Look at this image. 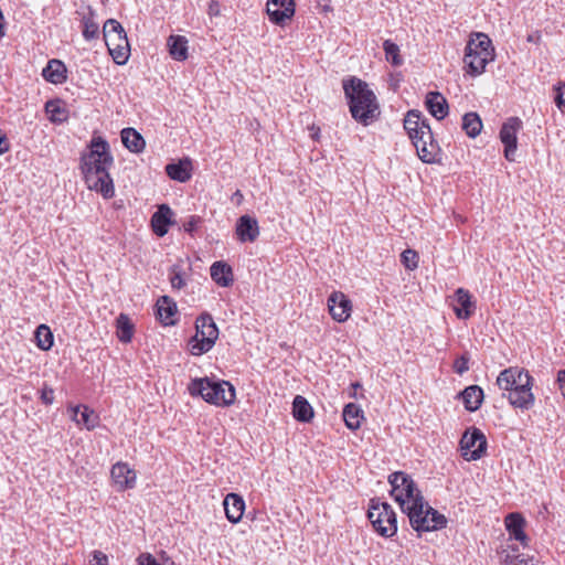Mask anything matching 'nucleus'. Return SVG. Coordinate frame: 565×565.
<instances>
[{"label": "nucleus", "instance_id": "33", "mask_svg": "<svg viewBox=\"0 0 565 565\" xmlns=\"http://www.w3.org/2000/svg\"><path fill=\"white\" fill-rule=\"evenodd\" d=\"M87 13H83L82 24H83V36L86 41H92L98 36L99 26L95 22V11L88 6L86 8Z\"/></svg>", "mask_w": 565, "mask_h": 565}, {"label": "nucleus", "instance_id": "21", "mask_svg": "<svg viewBox=\"0 0 565 565\" xmlns=\"http://www.w3.org/2000/svg\"><path fill=\"white\" fill-rule=\"evenodd\" d=\"M525 520L520 513H510L505 518V526L512 539L521 542L524 546L527 542V536L524 532Z\"/></svg>", "mask_w": 565, "mask_h": 565}, {"label": "nucleus", "instance_id": "23", "mask_svg": "<svg viewBox=\"0 0 565 565\" xmlns=\"http://www.w3.org/2000/svg\"><path fill=\"white\" fill-rule=\"evenodd\" d=\"M73 420L86 427L88 430H93L99 423L98 415L86 405H77L72 408Z\"/></svg>", "mask_w": 565, "mask_h": 565}, {"label": "nucleus", "instance_id": "19", "mask_svg": "<svg viewBox=\"0 0 565 565\" xmlns=\"http://www.w3.org/2000/svg\"><path fill=\"white\" fill-rule=\"evenodd\" d=\"M425 106L433 117L443 120L449 111L447 99L437 90L428 92L425 97Z\"/></svg>", "mask_w": 565, "mask_h": 565}, {"label": "nucleus", "instance_id": "14", "mask_svg": "<svg viewBox=\"0 0 565 565\" xmlns=\"http://www.w3.org/2000/svg\"><path fill=\"white\" fill-rule=\"evenodd\" d=\"M104 40L114 62L118 65L125 64L129 57L130 49L127 34H106Z\"/></svg>", "mask_w": 565, "mask_h": 565}, {"label": "nucleus", "instance_id": "50", "mask_svg": "<svg viewBox=\"0 0 565 565\" xmlns=\"http://www.w3.org/2000/svg\"><path fill=\"white\" fill-rule=\"evenodd\" d=\"M9 150V143L6 135L0 134V154L6 153Z\"/></svg>", "mask_w": 565, "mask_h": 565}, {"label": "nucleus", "instance_id": "54", "mask_svg": "<svg viewBox=\"0 0 565 565\" xmlns=\"http://www.w3.org/2000/svg\"><path fill=\"white\" fill-rule=\"evenodd\" d=\"M512 551H513V552H518V551H519V548H518V547H512Z\"/></svg>", "mask_w": 565, "mask_h": 565}, {"label": "nucleus", "instance_id": "25", "mask_svg": "<svg viewBox=\"0 0 565 565\" xmlns=\"http://www.w3.org/2000/svg\"><path fill=\"white\" fill-rule=\"evenodd\" d=\"M192 164L190 159L185 158L178 162H171L166 166L168 177L174 181L186 182L191 179Z\"/></svg>", "mask_w": 565, "mask_h": 565}, {"label": "nucleus", "instance_id": "32", "mask_svg": "<svg viewBox=\"0 0 565 565\" xmlns=\"http://www.w3.org/2000/svg\"><path fill=\"white\" fill-rule=\"evenodd\" d=\"M292 415L301 423H309L313 417V409L309 402L301 395H297L292 402Z\"/></svg>", "mask_w": 565, "mask_h": 565}, {"label": "nucleus", "instance_id": "37", "mask_svg": "<svg viewBox=\"0 0 565 565\" xmlns=\"http://www.w3.org/2000/svg\"><path fill=\"white\" fill-rule=\"evenodd\" d=\"M35 340L36 345L43 350L47 351L53 345V333L51 329L46 324H40L35 330Z\"/></svg>", "mask_w": 565, "mask_h": 565}, {"label": "nucleus", "instance_id": "46", "mask_svg": "<svg viewBox=\"0 0 565 565\" xmlns=\"http://www.w3.org/2000/svg\"><path fill=\"white\" fill-rule=\"evenodd\" d=\"M89 563L90 565H108V557L100 551H94Z\"/></svg>", "mask_w": 565, "mask_h": 565}, {"label": "nucleus", "instance_id": "40", "mask_svg": "<svg viewBox=\"0 0 565 565\" xmlns=\"http://www.w3.org/2000/svg\"><path fill=\"white\" fill-rule=\"evenodd\" d=\"M402 263L407 269H415L418 266V254L413 249H406L402 253Z\"/></svg>", "mask_w": 565, "mask_h": 565}, {"label": "nucleus", "instance_id": "12", "mask_svg": "<svg viewBox=\"0 0 565 565\" xmlns=\"http://www.w3.org/2000/svg\"><path fill=\"white\" fill-rule=\"evenodd\" d=\"M522 128V120L519 117H510L503 122L500 129V140L504 146V158L508 161L515 160V151L518 148L516 134Z\"/></svg>", "mask_w": 565, "mask_h": 565}, {"label": "nucleus", "instance_id": "24", "mask_svg": "<svg viewBox=\"0 0 565 565\" xmlns=\"http://www.w3.org/2000/svg\"><path fill=\"white\" fill-rule=\"evenodd\" d=\"M66 73V66L62 61L51 60L43 68L42 76L52 84H62L67 79Z\"/></svg>", "mask_w": 565, "mask_h": 565}, {"label": "nucleus", "instance_id": "20", "mask_svg": "<svg viewBox=\"0 0 565 565\" xmlns=\"http://www.w3.org/2000/svg\"><path fill=\"white\" fill-rule=\"evenodd\" d=\"M172 210L166 204L160 205L152 214L151 227L157 236L162 237L168 233L169 225L172 224Z\"/></svg>", "mask_w": 565, "mask_h": 565}, {"label": "nucleus", "instance_id": "16", "mask_svg": "<svg viewBox=\"0 0 565 565\" xmlns=\"http://www.w3.org/2000/svg\"><path fill=\"white\" fill-rule=\"evenodd\" d=\"M111 479L118 491L132 489L136 483V472L129 468L128 463L117 462L110 471Z\"/></svg>", "mask_w": 565, "mask_h": 565}, {"label": "nucleus", "instance_id": "51", "mask_svg": "<svg viewBox=\"0 0 565 565\" xmlns=\"http://www.w3.org/2000/svg\"><path fill=\"white\" fill-rule=\"evenodd\" d=\"M231 200H232V202H235L237 205H239L243 202V200H244V195H243V193L239 190H236L233 193Z\"/></svg>", "mask_w": 565, "mask_h": 565}, {"label": "nucleus", "instance_id": "39", "mask_svg": "<svg viewBox=\"0 0 565 565\" xmlns=\"http://www.w3.org/2000/svg\"><path fill=\"white\" fill-rule=\"evenodd\" d=\"M137 565H175L170 557H164L162 563H159L157 558L150 553H141L137 557Z\"/></svg>", "mask_w": 565, "mask_h": 565}, {"label": "nucleus", "instance_id": "30", "mask_svg": "<svg viewBox=\"0 0 565 565\" xmlns=\"http://www.w3.org/2000/svg\"><path fill=\"white\" fill-rule=\"evenodd\" d=\"M170 56L179 62L188 58V40L183 35H170L167 40Z\"/></svg>", "mask_w": 565, "mask_h": 565}, {"label": "nucleus", "instance_id": "34", "mask_svg": "<svg viewBox=\"0 0 565 565\" xmlns=\"http://www.w3.org/2000/svg\"><path fill=\"white\" fill-rule=\"evenodd\" d=\"M482 127V120L477 113L470 111L463 115L461 128L468 137L476 138L480 135Z\"/></svg>", "mask_w": 565, "mask_h": 565}, {"label": "nucleus", "instance_id": "26", "mask_svg": "<svg viewBox=\"0 0 565 565\" xmlns=\"http://www.w3.org/2000/svg\"><path fill=\"white\" fill-rule=\"evenodd\" d=\"M211 278L221 287H230L233 281V270L225 262H214L210 268Z\"/></svg>", "mask_w": 565, "mask_h": 565}, {"label": "nucleus", "instance_id": "52", "mask_svg": "<svg viewBox=\"0 0 565 565\" xmlns=\"http://www.w3.org/2000/svg\"><path fill=\"white\" fill-rule=\"evenodd\" d=\"M557 381L565 384V370H562L557 374Z\"/></svg>", "mask_w": 565, "mask_h": 565}, {"label": "nucleus", "instance_id": "43", "mask_svg": "<svg viewBox=\"0 0 565 565\" xmlns=\"http://www.w3.org/2000/svg\"><path fill=\"white\" fill-rule=\"evenodd\" d=\"M501 561L504 565H527V562L521 558V555H512L505 551L501 553Z\"/></svg>", "mask_w": 565, "mask_h": 565}, {"label": "nucleus", "instance_id": "9", "mask_svg": "<svg viewBox=\"0 0 565 565\" xmlns=\"http://www.w3.org/2000/svg\"><path fill=\"white\" fill-rule=\"evenodd\" d=\"M195 335L190 340L191 353L201 355L209 352L218 338V328L213 317L207 313H201L195 320Z\"/></svg>", "mask_w": 565, "mask_h": 565}, {"label": "nucleus", "instance_id": "31", "mask_svg": "<svg viewBox=\"0 0 565 565\" xmlns=\"http://www.w3.org/2000/svg\"><path fill=\"white\" fill-rule=\"evenodd\" d=\"M342 417L349 429L356 430L361 427L364 413L358 404L349 403L343 408Z\"/></svg>", "mask_w": 565, "mask_h": 565}, {"label": "nucleus", "instance_id": "29", "mask_svg": "<svg viewBox=\"0 0 565 565\" xmlns=\"http://www.w3.org/2000/svg\"><path fill=\"white\" fill-rule=\"evenodd\" d=\"M460 396L467 411L476 412L480 408L483 401V390L478 385H470L466 387Z\"/></svg>", "mask_w": 565, "mask_h": 565}, {"label": "nucleus", "instance_id": "42", "mask_svg": "<svg viewBox=\"0 0 565 565\" xmlns=\"http://www.w3.org/2000/svg\"><path fill=\"white\" fill-rule=\"evenodd\" d=\"M554 103L557 106V108L565 113V83H558L556 86H554Z\"/></svg>", "mask_w": 565, "mask_h": 565}, {"label": "nucleus", "instance_id": "13", "mask_svg": "<svg viewBox=\"0 0 565 565\" xmlns=\"http://www.w3.org/2000/svg\"><path fill=\"white\" fill-rule=\"evenodd\" d=\"M266 12L270 22L284 26L296 12L295 0H267Z\"/></svg>", "mask_w": 565, "mask_h": 565}, {"label": "nucleus", "instance_id": "3", "mask_svg": "<svg viewBox=\"0 0 565 565\" xmlns=\"http://www.w3.org/2000/svg\"><path fill=\"white\" fill-rule=\"evenodd\" d=\"M495 383L500 390L508 392L503 393V397H507L513 407L527 411L534 405L533 377L525 369H504L499 373Z\"/></svg>", "mask_w": 565, "mask_h": 565}, {"label": "nucleus", "instance_id": "2", "mask_svg": "<svg viewBox=\"0 0 565 565\" xmlns=\"http://www.w3.org/2000/svg\"><path fill=\"white\" fill-rule=\"evenodd\" d=\"M342 87L353 119L367 126L379 117L376 96L366 82L349 76L342 81Z\"/></svg>", "mask_w": 565, "mask_h": 565}, {"label": "nucleus", "instance_id": "4", "mask_svg": "<svg viewBox=\"0 0 565 565\" xmlns=\"http://www.w3.org/2000/svg\"><path fill=\"white\" fill-rule=\"evenodd\" d=\"M404 128L419 159L425 163H434L440 153V147L434 138L428 119L419 110L412 109L405 116Z\"/></svg>", "mask_w": 565, "mask_h": 565}, {"label": "nucleus", "instance_id": "1", "mask_svg": "<svg viewBox=\"0 0 565 565\" xmlns=\"http://www.w3.org/2000/svg\"><path fill=\"white\" fill-rule=\"evenodd\" d=\"M114 166V157L107 140L94 136L87 145V150L81 153L79 169L90 190L100 193L105 199L115 194L113 178L109 169Z\"/></svg>", "mask_w": 565, "mask_h": 565}, {"label": "nucleus", "instance_id": "7", "mask_svg": "<svg viewBox=\"0 0 565 565\" xmlns=\"http://www.w3.org/2000/svg\"><path fill=\"white\" fill-rule=\"evenodd\" d=\"M404 513L408 516L411 526L418 533L437 531L447 525L446 516L426 503L424 498H417L408 504Z\"/></svg>", "mask_w": 565, "mask_h": 565}, {"label": "nucleus", "instance_id": "36", "mask_svg": "<svg viewBox=\"0 0 565 565\" xmlns=\"http://www.w3.org/2000/svg\"><path fill=\"white\" fill-rule=\"evenodd\" d=\"M116 326L117 338L119 341L122 343H129L134 335V324L130 318L125 313H120L116 319Z\"/></svg>", "mask_w": 565, "mask_h": 565}, {"label": "nucleus", "instance_id": "53", "mask_svg": "<svg viewBox=\"0 0 565 565\" xmlns=\"http://www.w3.org/2000/svg\"><path fill=\"white\" fill-rule=\"evenodd\" d=\"M361 385L359 383L354 384L355 388H359Z\"/></svg>", "mask_w": 565, "mask_h": 565}, {"label": "nucleus", "instance_id": "27", "mask_svg": "<svg viewBox=\"0 0 565 565\" xmlns=\"http://www.w3.org/2000/svg\"><path fill=\"white\" fill-rule=\"evenodd\" d=\"M457 306L454 307V311L459 319H468L473 313V302L468 290L458 288L455 292Z\"/></svg>", "mask_w": 565, "mask_h": 565}, {"label": "nucleus", "instance_id": "22", "mask_svg": "<svg viewBox=\"0 0 565 565\" xmlns=\"http://www.w3.org/2000/svg\"><path fill=\"white\" fill-rule=\"evenodd\" d=\"M159 320L166 326L174 324L172 319L177 315V303L169 296H161L156 303Z\"/></svg>", "mask_w": 565, "mask_h": 565}, {"label": "nucleus", "instance_id": "28", "mask_svg": "<svg viewBox=\"0 0 565 565\" xmlns=\"http://www.w3.org/2000/svg\"><path fill=\"white\" fill-rule=\"evenodd\" d=\"M124 146L131 152L140 153L145 150L146 141L135 128H124L120 132Z\"/></svg>", "mask_w": 565, "mask_h": 565}, {"label": "nucleus", "instance_id": "17", "mask_svg": "<svg viewBox=\"0 0 565 565\" xmlns=\"http://www.w3.org/2000/svg\"><path fill=\"white\" fill-rule=\"evenodd\" d=\"M235 232L239 242L253 243L259 236L258 222L255 217H252L250 215H242L241 217H238L236 222Z\"/></svg>", "mask_w": 565, "mask_h": 565}, {"label": "nucleus", "instance_id": "38", "mask_svg": "<svg viewBox=\"0 0 565 565\" xmlns=\"http://www.w3.org/2000/svg\"><path fill=\"white\" fill-rule=\"evenodd\" d=\"M383 50L385 52V58L393 66H401L403 58L399 54V46L391 40H385L383 43Z\"/></svg>", "mask_w": 565, "mask_h": 565}, {"label": "nucleus", "instance_id": "10", "mask_svg": "<svg viewBox=\"0 0 565 565\" xmlns=\"http://www.w3.org/2000/svg\"><path fill=\"white\" fill-rule=\"evenodd\" d=\"M388 482L392 486L390 492L391 497L399 504L403 512H405L407 505L412 504L417 498H423L415 481L403 471H396L390 475Z\"/></svg>", "mask_w": 565, "mask_h": 565}, {"label": "nucleus", "instance_id": "49", "mask_svg": "<svg viewBox=\"0 0 565 565\" xmlns=\"http://www.w3.org/2000/svg\"><path fill=\"white\" fill-rule=\"evenodd\" d=\"M209 14L211 17L220 14V3L215 0H212L209 4Z\"/></svg>", "mask_w": 565, "mask_h": 565}, {"label": "nucleus", "instance_id": "48", "mask_svg": "<svg viewBox=\"0 0 565 565\" xmlns=\"http://www.w3.org/2000/svg\"><path fill=\"white\" fill-rule=\"evenodd\" d=\"M200 221H201V218L199 216H196V215L190 216L188 222H185L183 224L184 231L186 233H190V234L193 233L196 230L198 224L200 223Z\"/></svg>", "mask_w": 565, "mask_h": 565}, {"label": "nucleus", "instance_id": "44", "mask_svg": "<svg viewBox=\"0 0 565 565\" xmlns=\"http://www.w3.org/2000/svg\"><path fill=\"white\" fill-rule=\"evenodd\" d=\"M170 282H171L172 288H174V289H181L185 286V280L177 266L172 267L171 275H170Z\"/></svg>", "mask_w": 565, "mask_h": 565}, {"label": "nucleus", "instance_id": "35", "mask_svg": "<svg viewBox=\"0 0 565 565\" xmlns=\"http://www.w3.org/2000/svg\"><path fill=\"white\" fill-rule=\"evenodd\" d=\"M44 108L52 122H63L67 119V110L61 99L47 100Z\"/></svg>", "mask_w": 565, "mask_h": 565}, {"label": "nucleus", "instance_id": "18", "mask_svg": "<svg viewBox=\"0 0 565 565\" xmlns=\"http://www.w3.org/2000/svg\"><path fill=\"white\" fill-rule=\"evenodd\" d=\"M223 507L226 519L231 523L236 524L242 520L245 510V501L242 495L233 492L226 494Z\"/></svg>", "mask_w": 565, "mask_h": 565}, {"label": "nucleus", "instance_id": "8", "mask_svg": "<svg viewBox=\"0 0 565 565\" xmlns=\"http://www.w3.org/2000/svg\"><path fill=\"white\" fill-rule=\"evenodd\" d=\"M367 519L374 531L383 537H392L397 532V516L393 508L380 498H373L367 509Z\"/></svg>", "mask_w": 565, "mask_h": 565}, {"label": "nucleus", "instance_id": "6", "mask_svg": "<svg viewBox=\"0 0 565 565\" xmlns=\"http://www.w3.org/2000/svg\"><path fill=\"white\" fill-rule=\"evenodd\" d=\"M465 49L463 63L471 76L481 75L489 62L494 60V49L490 38L484 33H476Z\"/></svg>", "mask_w": 565, "mask_h": 565}, {"label": "nucleus", "instance_id": "45", "mask_svg": "<svg viewBox=\"0 0 565 565\" xmlns=\"http://www.w3.org/2000/svg\"><path fill=\"white\" fill-rule=\"evenodd\" d=\"M455 372L458 374H463L469 370V358L466 355L459 356L454 363Z\"/></svg>", "mask_w": 565, "mask_h": 565}, {"label": "nucleus", "instance_id": "15", "mask_svg": "<svg viewBox=\"0 0 565 565\" xmlns=\"http://www.w3.org/2000/svg\"><path fill=\"white\" fill-rule=\"evenodd\" d=\"M331 317L338 322L347 321L351 316V300L341 291H333L328 299Z\"/></svg>", "mask_w": 565, "mask_h": 565}, {"label": "nucleus", "instance_id": "11", "mask_svg": "<svg viewBox=\"0 0 565 565\" xmlns=\"http://www.w3.org/2000/svg\"><path fill=\"white\" fill-rule=\"evenodd\" d=\"M460 447L466 460H478L486 454L487 438L479 428L472 427L462 435Z\"/></svg>", "mask_w": 565, "mask_h": 565}, {"label": "nucleus", "instance_id": "5", "mask_svg": "<svg viewBox=\"0 0 565 565\" xmlns=\"http://www.w3.org/2000/svg\"><path fill=\"white\" fill-rule=\"evenodd\" d=\"M188 391L192 396H201L206 403L227 407L235 402V387L227 381L196 377L191 381Z\"/></svg>", "mask_w": 565, "mask_h": 565}, {"label": "nucleus", "instance_id": "47", "mask_svg": "<svg viewBox=\"0 0 565 565\" xmlns=\"http://www.w3.org/2000/svg\"><path fill=\"white\" fill-rule=\"evenodd\" d=\"M41 401L45 405H51L54 401V391L49 386H44L41 391Z\"/></svg>", "mask_w": 565, "mask_h": 565}, {"label": "nucleus", "instance_id": "41", "mask_svg": "<svg viewBox=\"0 0 565 565\" xmlns=\"http://www.w3.org/2000/svg\"><path fill=\"white\" fill-rule=\"evenodd\" d=\"M114 33L116 35H120V34H126V31L117 20L108 19L104 23L103 34H104V36H106V34H114Z\"/></svg>", "mask_w": 565, "mask_h": 565}]
</instances>
